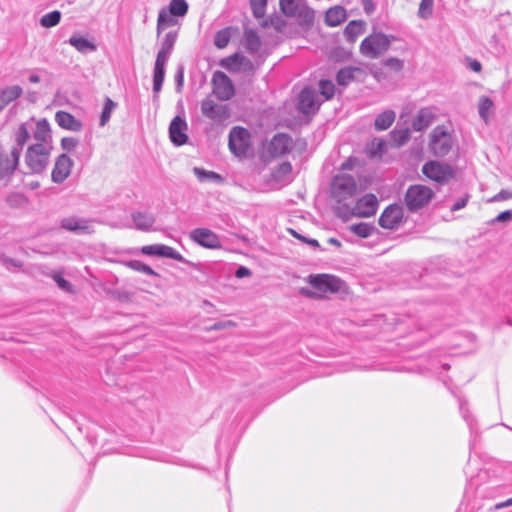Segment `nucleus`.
Wrapping results in <instances>:
<instances>
[{
	"instance_id": "23",
	"label": "nucleus",
	"mask_w": 512,
	"mask_h": 512,
	"mask_svg": "<svg viewBox=\"0 0 512 512\" xmlns=\"http://www.w3.org/2000/svg\"><path fill=\"white\" fill-rule=\"evenodd\" d=\"M55 121L65 130L79 132L83 128L82 122L66 111H57Z\"/></svg>"
},
{
	"instance_id": "60",
	"label": "nucleus",
	"mask_w": 512,
	"mask_h": 512,
	"mask_svg": "<svg viewBox=\"0 0 512 512\" xmlns=\"http://www.w3.org/2000/svg\"><path fill=\"white\" fill-rule=\"evenodd\" d=\"M251 274V270L245 266H239L235 271V277L239 279L249 277Z\"/></svg>"
},
{
	"instance_id": "36",
	"label": "nucleus",
	"mask_w": 512,
	"mask_h": 512,
	"mask_svg": "<svg viewBox=\"0 0 512 512\" xmlns=\"http://www.w3.org/2000/svg\"><path fill=\"white\" fill-rule=\"evenodd\" d=\"M290 17H296L304 24H311L314 21L315 13L313 9L301 3L297 8V12Z\"/></svg>"
},
{
	"instance_id": "51",
	"label": "nucleus",
	"mask_w": 512,
	"mask_h": 512,
	"mask_svg": "<svg viewBox=\"0 0 512 512\" xmlns=\"http://www.w3.org/2000/svg\"><path fill=\"white\" fill-rule=\"evenodd\" d=\"M253 15L256 18H262L265 14L267 0H250Z\"/></svg>"
},
{
	"instance_id": "38",
	"label": "nucleus",
	"mask_w": 512,
	"mask_h": 512,
	"mask_svg": "<svg viewBox=\"0 0 512 512\" xmlns=\"http://www.w3.org/2000/svg\"><path fill=\"white\" fill-rule=\"evenodd\" d=\"M231 39V27L223 28L216 32L214 36V45L218 49H224L228 46Z\"/></svg>"
},
{
	"instance_id": "61",
	"label": "nucleus",
	"mask_w": 512,
	"mask_h": 512,
	"mask_svg": "<svg viewBox=\"0 0 512 512\" xmlns=\"http://www.w3.org/2000/svg\"><path fill=\"white\" fill-rule=\"evenodd\" d=\"M362 6L366 14H371L375 10V5L372 0H362Z\"/></svg>"
},
{
	"instance_id": "41",
	"label": "nucleus",
	"mask_w": 512,
	"mask_h": 512,
	"mask_svg": "<svg viewBox=\"0 0 512 512\" xmlns=\"http://www.w3.org/2000/svg\"><path fill=\"white\" fill-rule=\"evenodd\" d=\"M167 9L176 17H183L188 12V3L186 0H171Z\"/></svg>"
},
{
	"instance_id": "15",
	"label": "nucleus",
	"mask_w": 512,
	"mask_h": 512,
	"mask_svg": "<svg viewBox=\"0 0 512 512\" xmlns=\"http://www.w3.org/2000/svg\"><path fill=\"white\" fill-rule=\"evenodd\" d=\"M73 167L72 159L65 153L59 155L56 158L52 173L51 179L56 184L63 183L71 174V169Z\"/></svg>"
},
{
	"instance_id": "31",
	"label": "nucleus",
	"mask_w": 512,
	"mask_h": 512,
	"mask_svg": "<svg viewBox=\"0 0 512 512\" xmlns=\"http://www.w3.org/2000/svg\"><path fill=\"white\" fill-rule=\"evenodd\" d=\"M396 114L393 110H385L374 121V127L377 131L387 130L395 121Z\"/></svg>"
},
{
	"instance_id": "43",
	"label": "nucleus",
	"mask_w": 512,
	"mask_h": 512,
	"mask_svg": "<svg viewBox=\"0 0 512 512\" xmlns=\"http://www.w3.org/2000/svg\"><path fill=\"white\" fill-rule=\"evenodd\" d=\"M60 20L61 12L58 10H54L41 17L40 25L44 28H51L58 25Z\"/></svg>"
},
{
	"instance_id": "35",
	"label": "nucleus",
	"mask_w": 512,
	"mask_h": 512,
	"mask_svg": "<svg viewBox=\"0 0 512 512\" xmlns=\"http://www.w3.org/2000/svg\"><path fill=\"white\" fill-rule=\"evenodd\" d=\"M363 32L364 23L362 21L353 20L345 27L344 35L348 41L354 42Z\"/></svg>"
},
{
	"instance_id": "53",
	"label": "nucleus",
	"mask_w": 512,
	"mask_h": 512,
	"mask_svg": "<svg viewBox=\"0 0 512 512\" xmlns=\"http://www.w3.org/2000/svg\"><path fill=\"white\" fill-rule=\"evenodd\" d=\"M292 172V165L290 162H283L278 165L273 173L275 179H283Z\"/></svg>"
},
{
	"instance_id": "33",
	"label": "nucleus",
	"mask_w": 512,
	"mask_h": 512,
	"mask_svg": "<svg viewBox=\"0 0 512 512\" xmlns=\"http://www.w3.org/2000/svg\"><path fill=\"white\" fill-rule=\"evenodd\" d=\"M244 45L246 50L251 53H257L261 47V40L255 30H246L244 32Z\"/></svg>"
},
{
	"instance_id": "5",
	"label": "nucleus",
	"mask_w": 512,
	"mask_h": 512,
	"mask_svg": "<svg viewBox=\"0 0 512 512\" xmlns=\"http://www.w3.org/2000/svg\"><path fill=\"white\" fill-rule=\"evenodd\" d=\"M228 146L237 157H245L251 146L250 132L243 127L235 126L229 132Z\"/></svg>"
},
{
	"instance_id": "64",
	"label": "nucleus",
	"mask_w": 512,
	"mask_h": 512,
	"mask_svg": "<svg viewBox=\"0 0 512 512\" xmlns=\"http://www.w3.org/2000/svg\"><path fill=\"white\" fill-rule=\"evenodd\" d=\"M468 66L474 72H480L482 69L481 63L475 59H469Z\"/></svg>"
},
{
	"instance_id": "18",
	"label": "nucleus",
	"mask_w": 512,
	"mask_h": 512,
	"mask_svg": "<svg viewBox=\"0 0 512 512\" xmlns=\"http://www.w3.org/2000/svg\"><path fill=\"white\" fill-rule=\"evenodd\" d=\"M378 208V200L373 194H366L357 200L352 209V214L357 217H371Z\"/></svg>"
},
{
	"instance_id": "25",
	"label": "nucleus",
	"mask_w": 512,
	"mask_h": 512,
	"mask_svg": "<svg viewBox=\"0 0 512 512\" xmlns=\"http://www.w3.org/2000/svg\"><path fill=\"white\" fill-rule=\"evenodd\" d=\"M362 72V69L359 67L346 66L337 72V84L346 87L356 79L357 74H362Z\"/></svg>"
},
{
	"instance_id": "42",
	"label": "nucleus",
	"mask_w": 512,
	"mask_h": 512,
	"mask_svg": "<svg viewBox=\"0 0 512 512\" xmlns=\"http://www.w3.org/2000/svg\"><path fill=\"white\" fill-rule=\"evenodd\" d=\"M350 231L361 238L369 237L374 231L375 227L371 224L361 222L357 224H352L349 227Z\"/></svg>"
},
{
	"instance_id": "48",
	"label": "nucleus",
	"mask_w": 512,
	"mask_h": 512,
	"mask_svg": "<svg viewBox=\"0 0 512 512\" xmlns=\"http://www.w3.org/2000/svg\"><path fill=\"white\" fill-rule=\"evenodd\" d=\"M300 4L298 0H280L282 12L289 17L297 12V8Z\"/></svg>"
},
{
	"instance_id": "22",
	"label": "nucleus",
	"mask_w": 512,
	"mask_h": 512,
	"mask_svg": "<svg viewBox=\"0 0 512 512\" xmlns=\"http://www.w3.org/2000/svg\"><path fill=\"white\" fill-rule=\"evenodd\" d=\"M35 144H45L46 148L52 149V135L49 122L46 119H41L36 123L33 133Z\"/></svg>"
},
{
	"instance_id": "8",
	"label": "nucleus",
	"mask_w": 512,
	"mask_h": 512,
	"mask_svg": "<svg viewBox=\"0 0 512 512\" xmlns=\"http://www.w3.org/2000/svg\"><path fill=\"white\" fill-rule=\"evenodd\" d=\"M201 112L204 117L217 124L225 122L230 117V108L227 104L216 103L210 98L202 100Z\"/></svg>"
},
{
	"instance_id": "40",
	"label": "nucleus",
	"mask_w": 512,
	"mask_h": 512,
	"mask_svg": "<svg viewBox=\"0 0 512 512\" xmlns=\"http://www.w3.org/2000/svg\"><path fill=\"white\" fill-rule=\"evenodd\" d=\"M386 151V142L381 138H374L367 145V153L370 157L382 156Z\"/></svg>"
},
{
	"instance_id": "21",
	"label": "nucleus",
	"mask_w": 512,
	"mask_h": 512,
	"mask_svg": "<svg viewBox=\"0 0 512 512\" xmlns=\"http://www.w3.org/2000/svg\"><path fill=\"white\" fill-rule=\"evenodd\" d=\"M91 223V220L72 216L63 218L61 220V227L77 234H90L93 232Z\"/></svg>"
},
{
	"instance_id": "13",
	"label": "nucleus",
	"mask_w": 512,
	"mask_h": 512,
	"mask_svg": "<svg viewBox=\"0 0 512 512\" xmlns=\"http://www.w3.org/2000/svg\"><path fill=\"white\" fill-rule=\"evenodd\" d=\"M321 102L318 101L316 91L311 87H305L299 94L297 108L304 115L315 114Z\"/></svg>"
},
{
	"instance_id": "20",
	"label": "nucleus",
	"mask_w": 512,
	"mask_h": 512,
	"mask_svg": "<svg viewBox=\"0 0 512 512\" xmlns=\"http://www.w3.org/2000/svg\"><path fill=\"white\" fill-rule=\"evenodd\" d=\"M186 130V121L180 116L174 117L169 126V135L171 142L176 146H181L185 144L188 140Z\"/></svg>"
},
{
	"instance_id": "16",
	"label": "nucleus",
	"mask_w": 512,
	"mask_h": 512,
	"mask_svg": "<svg viewBox=\"0 0 512 512\" xmlns=\"http://www.w3.org/2000/svg\"><path fill=\"white\" fill-rule=\"evenodd\" d=\"M178 38V31H169L165 34V36L162 38L160 49L157 53L155 64L166 66V63L168 62L175 43Z\"/></svg>"
},
{
	"instance_id": "2",
	"label": "nucleus",
	"mask_w": 512,
	"mask_h": 512,
	"mask_svg": "<svg viewBox=\"0 0 512 512\" xmlns=\"http://www.w3.org/2000/svg\"><path fill=\"white\" fill-rule=\"evenodd\" d=\"M45 144H33L28 147L25 155V163L31 174H40L45 171L51 153Z\"/></svg>"
},
{
	"instance_id": "28",
	"label": "nucleus",
	"mask_w": 512,
	"mask_h": 512,
	"mask_svg": "<svg viewBox=\"0 0 512 512\" xmlns=\"http://www.w3.org/2000/svg\"><path fill=\"white\" fill-rule=\"evenodd\" d=\"M459 409H460V413H461L463 419L465 420V422L467 423V425L470 429V433H471L470 447L472 448V446L474 445L475 437L477 435L476 422H475L474 417L469 413L466 400H463V399L459 400Z\"/></svg>"
},
{
	"instance_id": "46",
	"label": "nucleus",
	"mask_w": 512,
	"mask_h": 512,
	"mask_svg": "<svg viewBox=\"0 0 512 512\" xmlns=\"http://www.w3.org/2000/svg\"><path fill=\"white\" fill-rule=\"evenodd\" d=\"M320 94L324 96L326 100L333 98L335 94V85L332 81L322 79L319 82Z\"/></svg>"
},
{
	"instance_id": "62",
	"label": "nucleus",
	"mask_w": 512,
	"mask_h": 512,
	"mask_svg": "<svg viewBox=\"0 0 512 512\" xmlns=\"http://www.w3.org/2000/svg\"><path fill=\"white\" fill-rule=\"evenodd\" d=\"M1 262H2V264H3L5 267H7L8 269H9L11 266H13V267H19V266H20V264H19L16 260H14V259H12V258H9V257H2V258H1Z\"/></svg>"
},
{
	"instance_id": "37",
	"label": "nucleus",
	"mask_w": 512,
	"mask_h": 512,
	"mask_svg": "<svg viewBox=\"0 0 512 512\" xmlns=\"http://www.w3.org/2000/svg\"><path fill=\"white\" fill-rule=\"evenodd\" d=\"M23 94V89L19 85L7 86L0 90L1 97L10 104Z\"/></svg>"
},
{
	"instance_id": "10",
	"label": "nucleus",
	"mask_w": 512,
	"mask_h": 512,
	"mask_svg": "<svg viewBox=\"0 0 512 512\" xmlns=\"http://www.w3.org/2000/svg\"><path fill=\"white\" fill-rule=\"evenodd\" d=\"M309 284L321 292L335 293L341 290L343 281L333 275L316 274L309 276Z\"/></svg>"
},
{
	"instance_id": "4",
	"label": "nucleus",
	"mask_w": 512,
	"mask_h": 512,
	"mask_svg": "<svg viewBox=\"0 0 512 512\" xmlns=\"http://www.w3.org/2000/svg\"><path fill=\"white\" fill-rule=\"evenodd\" d=\"M357 183L353 176L340 174L334 176L331 183V194L337 202L345 201L355 195Z\"/></svg>"
},
{
	"instance_id": "27",
	"label": "nucleus",
	"mask_w": 512,
	"mask_h": 512,
	"mask_svg": "<svg viewBox=\"0 0 512 512\" xmlns=\"http://www.w3.org/2000/svg\"><path fill=\"white\" fill-rule=\"evenodd\" d=\"M346 10L341 6H335L325 14V23L330 27H336L346 20Z\"/></svg>"
},
{
	"instance_id": "12",
	"label": "nucleus",
	"mask_w": 512,
	"mask_h": 512,
	"mask_svg": "<svg viewBox=\"0 0 512 512\" xmlns=\"http://www.w3.org/2000/svg\"><path fill=\"white\" fill-rule=\"evenodd\" d=\"M404 219L403 207L400 204L387 206L379 217V225L384 229H396Z\"/></svg>"
},
{
	"instance_id": "56",
	"label": "nucleus",
	"mask_w": 512,
	"mask_h": 512,
	"mask_svg": "<svg viewBox=\"0 0 512 512\" xmlns=\"http://www.w3.org/2000/svg\"><path fill=\"white\" fill-rule=\"evenodd\" d=\"M78 140L74 137H64L61 139V147L65 151H72L74 150L78 145Z\"/></svg>"
},
{
	"instance_id": "58",
	"label": "nucleus",
	"mask_w": 512,
	"mask_h": 512,
	"mask_svg": "<svg viewBox=\"0 0 512 512\" xmlns=\"http://www.w3.org/2000/svg\"><path fill=\"white\" fill-rule=\"evenodd\" d=\"M512 198V191L502 189L500 192H498L496 195H494L491 199H489V202H500L507 199Z\"/></svg>"
},
{
	"instance_id": "7",
	"label": "nucleus",
	"mask_w": 512,
	"mask_h": 512,
	"mask_svg": "<svg viewBox=\"0 0 512 512\" xmlns=\"http://www.w3.org/2000/svg\"><path fill=\"white\" fill-rule=\"evenodd\" d=\"M422 173L429 179L445 184L454 177L453 168L444 163L438 161H429L422 167Z\"/></svg>"
},
{
	"instance_id": "45",
	"label": "nucleus",
	"mask_w": 512,
	"mask_h": 512,
	"mask_svg": "<svg viewBox=\"0 0 512 512\" xmlns=\"http://www.w3.org/2000/svg\"><path fill=\"white\" fill-rule=\"evenodd\" d=\"M410 130L405 129H394L390 133V137L396 146L404 145L410 139Z\"/></svg>"
},
{
	"instance_id": "52",
	"label": "nucleus",
	"mask_w": 512,
	"mask_h": 512,
	"mask_svg": "<svg viewBox=\"0 0 512 512\" xmlns=\"http://www.w3.org/2000/svg\"><path fill=\"white\" fill-rule=\"evenodd\" d=\"M434 0H421L418 15L420 18L426 19L432 14Z\"/></svg>"
},
{
	"instance_id": "1",
	"label": "nucleus",
	"mask_w": 512,
	"mask_h": 512,
	"mask_svg": "<svg viewBox=\"0 0 512 512\" xmlns=\"http://www.w3.org/2000/svg\"><path fill=\"white\" fill-rule=\"evenodd\" d=\"M393 39L394 37L387 36L384 33H372L362 40L360 52L367 58L377 59L389 50Z\"/></svg>"
},
{
	"instance_id": "47",
	"label": "nucleus",
	"mask_w": 512,
	"mask_h": 512,
	"mask_svg": "<svg viewBox=\"0 0 512 512\" xmlns=\"http://www.w3.org/2000/svg\"><path fill=\"white\" fill-rule=\"evenodd\" d=\"M50 277L56 282L57 286L65 291V292H72L73 286L72 284L63 278L62 272L54 271L50 274Z\"/></svg>"
},
{
	"instance_id": "26",
	"label": "nucleus",
	"mask_w": 512,
	"mask_h": 512,
	"mask_svg": "<svg viewBox=\"0 0 512 512\" xmlns=\"http://www.w3.org/2000/svg\"><path fill=\"white\" fill-rule=\"evenodd\" d=\"M175 17L176 16L172 15V13H170L166 7L160 9L156 26L157 36H159L161 32L166 28L174 26L178 23Z\"/></svg>"
},
{
	"instance_id": "29",
	"label": "nucleus",
	"mask_w": 512,
	"mask_h": 512,
	"mask_svg": "<svg viewBox=\"0 0 512 512\" xmlns=\"http://www.w3.org/2000/svg\"><path fill=\"white\" fill-rule=\"evenodd\" d=\"M193 173L200 182H213L218 185L225 183V178L214 171L205 170L200 167H194Z\"/></svg>"
},
{
	"instance_id": "44",
	"label": "nucleus",
	"mask_w": 512,
	"mask_h": 512,
	"mask_svg": "<svg viewBox=\"0 0 512 512\" xmlns=\"http://www.w3.org/2000/svg\"><path fill=\"white\" fill-rule=\"evenodd\" d=\"M116 106L117 104L112 99H110L109 97L105 98L104 106L100 116V126L103 127L109 122L111 114L116 108Z\"/></svg>"
},
{
	"instance_id": "11",
	"label": "nucleus",
	"mask_w": 512,
	"mask_h": 512,
	"mask_svg": "<svg viewBox=\"0 0 512 512\" xmlns=\"http://www.w3.org/2000/svg\"><path fill=\"white\" fill-rule=\"evenodd\" d=\"M292 147V138L288 134L277 133L268 143L266 147V152L272 158H279L290 153Z\"/></svg>"
},
{
	"instance_id": "6",
	"label": "nucleus",
	"mask_w": 512,
	"mask_h": 512,
	"mask_svg": "<svg viewBox=\"0 0 512 512\" xmlns=\"http://www.w3.org/2000/svg\"><path fill=\"white\" fill-rule=\"evenodd\" d=\"M452 136L443 126L433 129L430 136V150L436 157L446 156L452 148Z\"/></svg>"
},
{
	"instance_id": "3",
	"label": "nucleus",
	"mask_w": 512,
	"mask_h": 512,
	"mask_svg": "<svg viewBox=\"0 0 512 512\" xmlns=\"http://www.w3.org/2000/svg\"><path fill=\"white\" fill-rule=\"evenodd\" d=\"M434 192L425 185H411L405 194V204L410 212H416L426 206Z\"/></svg>"
},
{
	"instance_id": "9",
	"label": "nucleus",
	"mask_w": 512,
	"mask_h": 512,
	"mask_svg": "<svg viewBox=\"0 0 512 512\" xmlns=\"http://www.w3.org/2000/svg\"><path fill=\"white\" fill-rule=\"evenodd\" d=\"M212 86L213 94L221 101L230 100L235 94L233 83L224 72H214Z\"/></svg>"
},
{
	"instance_id": "55",
	"label": "nucleus",
	"mask_w": 512,
	"mask_h": 512,
	"mask_svg": "<svg viewBox=\"0 0 512 512\" xmlns=\"http://www.w3.org/2000/svg\"><path fill=\"white\" fill-rule=\"evenodd\" d=\"M382 64L395 72L401 71L404 67V61L396 57H389Z\"/></svg>"
},
{
	"instance_id": "54",
	"label": "nucleus",
	"mask_w": 512,
	"mask_h": 512,
	"mask_svg": "<svg viewBox=\"0 0 512 512\" xmlns=\"http://www.w3.org/2000/svg\"><path fill=\"white\" fill-rule=\"evenodd\" d=\"M244 59V56L235 53L229 56L225 61H223L222 64L225 65L227 69L238 68L242 65Z\"/></svg>"
},
{
	"instance_id": "39",
	"label": "nucleus",
	"mask_w": 512,
	"mask_h": 512,
	"mask_svg": "<svg viewBox=\"0 0 512 512\" xmlns=\"http://www.w3.org/2000/svg\"><path fill=\"white\" fill-rule=\"evenodd\" d=\"M165 78V66L154 64L153 71V92L159 93L162 89Z\"/></svg>"
},
{
	"instance_id": "14",
	"label": "nucleus",
	"mask_w": 512,
	"mask_h": 512,
	"mask_svg": "<svg viewBox=\"0 0 512 512\" xmlns=\"http://www.w3.org/2000/svg\"><path fill=\"white\" fill-rule=\"evenodd\" d=\"M190 238L198 245L209 248L217 249L221 247L220 237L207 228H196L190 232Z\"/></svg>"
},
{
	"instance_id": "50",
	"label": "nucleus",
	"mask_w": 512,
	"mask_h": 512,
	"mask_svg": "<svg viewBox=\"0 0 512 512\" xmlns=\"http://www.w3.org/2000/svg\"><path fill=\"white\" fill-rule=\"evenodd\" d=\"M129 266L133 270L141 272L143 274L150 275V276H157V273L150 266L146 265L145 263H143L141 261H138V260L131 261L129 263Z\"/></svg>"
},
{
	"instance_id": "17",
	"label": "nucleus",
	"mask_w": 512,
	"mask_h": 512,
	"mask_svg": "<svg viewBox=\"0 0 512 512\" xmlns=\"http://www.w3.org/2000/svg\"><path fill=\"white\" fill-rule=\"evenodd\" d=\"M20 157L16 151L6 153L0 146V181L10 178L18 167Z\"/></svg>"
},
{
	"instance_id": "57",
	"label": "nucleus",
	"mask_w": 512,
	"mask_h": 512,
	"mask_svg": "<svg viewBox=\"0 0 512 512\" xmlns=\"http://www.w3.org/2000/svg\"><path fill=\"white\" fill-rule=\"evenodd\" d=\"M6 201L11 207H18L25 202V197L20 193H13L7 197Z\"/></svg>"
},
{
	"instance_id": "59",
	"label": "nucleus",
	"mask_w": 512,
	"mask_h": 512,
	"mask_svg": "<svg viewBox=\"0 0 512 512\" xmlns=\"http://www.w3.org/2000/svg\"><path fill=\"white\" fill-rule=\"evenodd\" d=\"M512 219V210H506L499 213L493 220L492 223L496 222H509Z\"/></svg>"
},
{
	"instance_id": "32",
	"label": "nucleus",
	"mask_w": 512,
	"mask_h": 512,
	"mask_svg": "<svg viewBox=\"0 0 512 512\" xmlns=\"http://www.w3.org/2000/svg\"><path fill=\"white\" fill-rule=\"evenodd\" d=\"M67 42L80 53L93 52L97 49L93 42L81 36L73 35Z\"/></svg>"
},
{
	"instance_id": "19",
	"label": "nucleus",
	"mask_w": 512,
	"mask_h": 512,
	"mask_svg": "<svg viewBox=\"0 0 512 512\" xmlns=\"http://www.w3.org/2000/svg\"><path fill=\"white\" fill-rule=\"evenodd\" d=\"M142 253L149 256L166 257L179 262H186L184 257L176 251L174 248L164 244H153L143 246L141 249Z\"/></svg>"
},
{
	"instance_id": "30",
	"label": "nucleus",
	"mask_w": 512,
	"mask_h": 512,
	"mask_svg": "<svg viewBox=\"0 0 512 512\" xmlns=\"http://www.w3.org/2000/svg\"><path fill=\"white\" fill-rule=\"evenodd\" d=\"M14 138L15 144L13 145L11 151L17 150V155L20 157L23 147L30 138V133L27 128V124L23 123L17 128V130L15 131Z\"/></svg>"
},
{
	"instance_id": "63",
	"label": "nucleus",
	"mask_w": 512,
	"mask_h": 512,
	"mask_svg": "<svg viewBox=\"0 0 512 512\" xmlns=\"http://www.w3.org/2000/svg\"><path fill=\"white\" fill-rule=\"evenodd\" d=\"M175 81H176L177 88L180 89L183 86V81H184V74H183L182 68L178 69V71L176 72Z\"/></svg>"
},
{
	"instance_id": "49",
	"label": "nucleus",
	"mask_w": 512,
	"mask_h": 512,
	"mask_svg": "<svg viewBox=\"0 0 512 512\" xmlns=\"http://www.w3.org/2000/svg\"><path fill=\"white\" fill-rule=\"evenodd\" d=\"M493 102L489 97H481L478 104L479 115L482 119L486 120L488 111L492 108Z\"/></svg>"
},
{
	"instance_id": "24",
	"label": "nucleus",
	"mask_w": 512,
	"mask_h": 512,
	"mask_svg": "<svg viewBox=\"0 0 512 512\" xmlns=\"http://www.w3.org/2000/svg\"><path fill=\"white\" fill-rule=\"evenodd\" d=\"M435 115L431 108H421L412 122L414 131H423L428 128L434 121Z\"/></svg>"
},
{
	"instance_id": "34",
	"label": "nucleus",
	"mask_w": 512,
	"mask_h": 512,
	"mask_svg": "<svg viewBox=\"0 0 512 512\" xmlns=\"http://www.w3.org/2000/svg\"><path fill=\"white\" fill-rule=\"evenodd\" d=\"M135 227L139 230H149L155 222L153 215L145 212H136L132 214Z\"/></svg>"
}]
</instances>
